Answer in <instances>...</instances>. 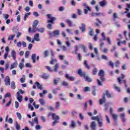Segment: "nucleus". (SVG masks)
I'll return each instance as SVG.
<instances>
[{"label":"nucleus","instance_id":"f704fd0d","mask_svg":"<svg viewBox=\"0 0 130 130\" xmlns=\"http://www.w3.org/2000/svg\"><path fill=\"white\" fill-rule=\"evenodd\" d=\"M30 15H31V13L30 12H28L27 13H26L25 15H24V21H26V19H27V18H28V16H30Z\"/></svg>","mask_w":130,"mask_h":130},{"label":"nucleus","instance_id":"f8f14e48","mask_svg":"<svg viewBox=\"0 0 130 130\" xmlns=\"http://www.w3.org/2000/svg\"><path fill=\"white\" fill-rule=\"evenodd\" d=\"M11 55H12V57H13L14 60H16V57L17 56V54L16 53V51H15V50H12L11 51Z\"/></svg>","mask_w":130,"mask_h":130},{"label":"nucleus","instance_id":"aec40b11","mask_svg":"<svg viewBox=\"0 0 130 130\" xmlns=\"http://www.w3.org/2000/svg\"><path fill=\"white\" fill-rule=\"evenodd\" d=\"M102 38L100 40V42H102V41L104 40H106V37H105V33L102 32Z\"/></svg>","mask_w":130,"mask_h":130},{"label":"nucleus","instance_id":"49530a36","mask_svg":"<svg viewBox=\"0 0 130 130\" xmlns=\"http://www.w3.org/2000/svg\"><path fill=\"white\" fill-rule=\"evenodd\" d=\"M19 67L20 70H23V68H24V63L20 62L19 63Z\"/></svg>","mask_w":130,"mask_h":130},{"label":"nucleus","instance_id":"e2e57ef3","mask_svg":"<svg viewBox=\"0 0 130 130\" xmlns=\"http://www.w3.org/2000/svg\"><path fill=\"white\" fill-rule=\"evenodd\" d=\"M15 108L18 109L19 108V102L15 101Z\"/></svg>","mask_w":130,"mask_h":130},{"label":"nucleus","instance_id":"a18cd8bd","mask_svg":"<svg viewBox=\"0 0 130 130\" xmlns=\"http://www.w3.org/2000/svg\"><path fill=\"white\" fill-rule=\"evenodd\" d=\"M75 54H77L78 51H79V47H78V46H75Z\"/></svg>","mask_w":130,"mask_h":130},{"label":"nucleus","instance_id":"4d7b16f0","mask_svg":"<svg viewBox=\"0 0 130 130\" xmlns=\"http://www.w3.org/2000/svg\"><path fill=\"white\" fill-rule=\"evenodd\" d=\"M62 49L63 51H67V50H68V48L65 46H62Z\"/></svg>","mask_w":130,"mask_h":130},{"label":"nucleus","instance_id":"f257e3e1","mask_svg":"<svg viewBox=\"0 0 130 130\" xmlns=\"http://www.w3.org/2000/svg\"><path fill=\"white\" fill-rule=\"evenodd\" d=\"M49 116H52L53 120H55V121L53 122L52 123L53 126H54L56 123H58V122H59V121H58V119H59V117L55 115V114L50 113L49 114Z\"/></svg>","mask_w":130,"mask_h":130},{"label":"nucleus","instance_id":"4be33fe9","mask_svg":"<svg viewBox=\"0 0 130 130\" xmlns=\"http://www.w3.org/2000/svg\"><path fill=\"white\" fill-rule=\"evenodd\" d=\"M11 88L12 90H15L16 89V84L15 82L12 81L11 83Z\"/></svg>","mask_w":130,"mask_h":130},{"label":"nucleus","instance_id":"7ed1b4c3","mask_svg":"<svg viewBox=\"0 0 130 130\" xmlns=\"http://www.w3.org/2000/svg\"><path fill=\"white\" fill-rule=\"evenodd\" d=\"M99 77H100L102 82H104V81H105V78H104V71H103V70H101L100 71L99 73Z\"/></svg>","mask_w":130,"mask_h":130},{"label":"nucleus","instance_id":"8fccbe9b","mask_svg":"<svg viewBox=\"0 0 130 130\" xmlns=\"http://www.w3.org/2000/svg\"><path fill=\"white\" fill-rule=\"evenodd\" d=\"M106 95L108 98H110V97H111V95L110 94V93H109L108 91H106Z\"/></svg>","mask_w":130,"mask_h":130},{"label":"nucleus","instance_id":"c756f323","mask_svg":"<svg viewBox=\"0 0 130 130\" xmlns=\"http://www.w3.org/2000/svg\"><path fill=\"white\" fill-rule=\"evenodd\" d=\"M39 102L41 105H45V101L43 99H40L39 100Z\"/></svg>","mask_w":130,"mask_h":130},{"label":"nucleus","instance_id":"4468645a","mask_svg":"<svg viewBox=\"0 0 130 130\" xmlns=\"http://www.w3.org/2000/svg\"><path fill=\"white\" fill-rule=\"evenodd\" d=\"M18 66V62H14L12 63L10 67V70H13V69H15V68H17Z\"/></svg>","mask_w":130,"mask_h":130},{"label":"nucleus","instance_id":"2eb2a0df","mask_svg":"<svg viewBox=\"0 0 130 130\" xmlns=\"http://www.w3.org/2000/svg\"><path fill=\"white\" fill-rule=\"evenodd\" d=\"M106 99L105 98V94H104L103 98L100 100V104L102 105L104 102H105Z\"/></svg>","mask_w":130,"mask_h":130},{"label":"nucleus","instance_id":"20e7f679","mask_svg":"<svg viewBox=\"0 0 130 130\" xmlns=\"http://www.w3.org/2000/svg\"><path fill=\"white\" fill-rule=\"evenodd\" d=\"M47 16L48 19H50L48 20V23H51V24H53V22H54L55 20H56V18H55V17H52L51 15L50 14H48Z\"/></svg>","mask_w":130,"mask_h":130},{"label":"nucleus","instance_id":"ddd939ff","mask_svg":"<svg viewBox=\"0 0 130 130\" xmlns=\"http://www.w3.org/2000/svg\"><path fill=\"white\" fill-rule=\"evenodd\" d=\"M78 74L81 77H85V75H86V73H83V71L81 70V69L78 70Z\"/></svg>","mask_w":130,"mask_h":130},{"label":"nucleus","instance_id":"ea45409f","mask_svg":"<svg viewBox=\"0 0 130 130\" xmlns=\"http://www.w3.org/2000/svg\"><path fill=\"white\" fill-rule=\"evenodd\" d=\"M15 37V35H12L11 36H9V37H8V40L9 41L10 40H14V38Z\"/></svg>","mask_w":130,"mask_h":130},{"label":"nucleus","instance_id":"864d4df0","mask_svg":"<svg viewBox=\"0 0 130 130\" xmlns=\"http://www.w3.org/2000/svg\"><path fill=\"white\" fill-rule=\"evenodd\" d=\"M124 110V109L123 108H119L117 109V111L118 112H122Z\"/></svg>","mask_w":130,"mask_h":130},{"label":"nucleus","instance_id":"774afa93","mask_svg":"<svg viewBox=\"0 0 130 130\" xmlns=\"http://www.w3.org/2000/svg\"><path fill=\"white\" fill-rule=\"evenodd\" d=\"M79 117L80 118V119L83 120V119H84V116H83V114L82 113H80L79 114Z\"/></svg>","mask_w":130,"mask_h":130},{"label":"nucleus","instance_id":"6e6552de","mask_svg":"<svg viewBox=\"0 0 130 130\" xmlns=\"http://www.w3.org/2000/svg\"><path fill=\"white\" fill-rule=\"evenodd\" d=\"M66 79H67V80H69V81H74L75 80V77H73V76H70V75L68 74H66L65 76Z\"/></svg>","mask_w":130,"mask_h":130},{"label":"nucleus","instance_id":"13d9d810","mask_svg":"<svg viewBox=\"0 0 130 130\" xmlns=\"http://www.w3.org/2000/svg\"><path fill=\"white\" fill-rule=\"evenodd\" d=\"M24 11H25V12H29V11H30V7H29V6H26L24 8Z\"/></svg>","mask_w":130,"mask_h":130},{"label":"nucleus","instance_id":"1a4fd4ad","mask_svg":"<svg viewBox=\"0 0 130 130\" xmlns=\"http://www.w3.org/2000/svg\"><path fill=\"white\" fill-rule=\"evenodd\" d=\"M35 85H36L38 89H39L42 91V90H43V87H42V85L40 84L39 82H35Z\"/></svg>","mask_w":130,"mask_h":130},{"label":"nucleus","instance_id":"2f4dec72","mask_svg":"<svg viewBox=\"0 0 130 130\" xmlns=\"http://www.w3.org/2000/svg\"><path fill=\"white\" fill-rule=\"evenodd\" d=\"M15 126L17 130H20L21 128V127L20 126V125H19L18 122H15Z\"/></svg>","mask_w":130,"mask_h":130},{"label":"nucleus","instance_id":"052dcab7","mask_svg":"<svg viewBox=\"0 0 130 130\" xmlns=\"http://www.w3.org/2000/svg\"><path fill=\"white\" fill-rule=\"evenodd\" d=\"M30 53V52L29 51H26L25 52V58H28V56H29V54Z\"/></svg>","mask_w":130,"mask_h":130},{"label":"nucleus","instance_id":"e433bc0d","mask_svg":"<svg viewBox=\"0 0 130 130\" xmlns=\"http://www.w3.org/2000/svg\"><path fill=\"white\" fill-rule=\"evenodd\" d=\"M16 114L18 118L19 119V120H21V119H22V115H21V113L17 112Z\"/></svg>","mask_w":130,"mask_h":130},{"label":"nucleus","instance_id":"79ce46f5","mask_svg":"<svg viewBox=\"0 0 130 130\" xmlns=\"http://www.w3.org/2000/svg\"><path fill=\"white\" fill-rule=\"evenodd\" d=\"M98 123H99V126H100V127H102V126H103V122H102V121H100L99 120L98 121Z\"/></svg>","mask_w":130,"mask_h":130},{"label":"nucleus","instance_id":"423d86ee","mask_svg":"<svg viewBox=\"0 0 130 130\" xmlns=\"http://www.w3.org/2000/svg\"><path fill=\"white\" fill-rule=\"evenodd\" d=\"M6 86H10L11 85V79H10V77L7 76L4 80Z\"/></svg>","mask_w":130,"mask_h":130},{"label":"nucleus","instance_id":"69168bd1","mask_svg":"<svg viewBox=\"0 0 130 130\" xmlns=\"http://www.w3.org/2000/svg\"><path fill=\"white\" fill-rule=\"evenodd\" d=\"M98 84L99 86H102V82H101L99 79L97 80Z\"/></svg>","mask_w":130,"mask_h":130},{"label":"nucleus","instance_id":"680f3d73","mask_svg":"<svg viewBox=\"0 0 130 130\" xmlns=\"http://www.w3.org/2000/svg\"><path fill=\"white\" fill-rule=\"evenodd\" d=\"M58 67H59L58 64H56L55 65L54 71H55V72H57V69H58Z\"/></svg>","mask_w":130,"mask_h":130},{"label":"nucleus","instance_id":"39448f33","mask_svg":"<svg viewBox=\"0 0 130 130\" xmlns=\"http://www.w3.org/2000/svg\"><path fill=\"white\" fill-rule=\"evenodd\" d=\"M50 37L52 36H58L59 35V30H54L53 32H49Z\"/></svg>","mask_w":130,"mask_h":130},{"label":"nucleus","instance_id":"5701e85b","mask_svg":"<svg viewBox=\"0 0 130 130\" xmlns=\"http://www.w3.org/2000/svg\"><path fill=\"white\" fill-rule=\"evenodd\" d=\"M91 127L93 130L96 129V123H95V121H93L91 122Z\"/></svg>","mask_w":130,"mask_h":130},{"label":"nucleus","instance_id":"b1692460","mask_svg":"<svg viewBox=\"0 0 130 130\" xmlns=\"http://www.w3.org/2000/svg\"><path fill=\"white\" fill-rule=\"evenodd\" d=\"M111 115L112 118L114 119L115 121H116V120H117L118 115H117V114H111Z\"/></svg>","mask_w":130,"mask_h":130},{"label":"nucleus","instance_id":"0e129e2a","mask_svg":"<svg viewBox=\"0 0 130 130\" xmlns=\"http://www.w3.org/2000/svg\"><path fill=\"white\" fill-rule=\"evenodd\" d=\"M58 57L61 60H63V58H64V56L61 55H59Z\"/></svg>","mask_w":130,"mask_h":130},{"label":"nucleus","instance_id":"a211bd4d","mask_svg":"<svg viewBox=\"0 0 130 130\" xmlns=\"http://www.w3.org/2000/svg\"><path fill=\"white\" fill-rule=\"evenodd\" d=\"M121 76V78L120 77L118 78V83H119V84H121V80H123V79H124V77H125V76H124V74H122Z\"/></svg>","mask_w":130,"mask_h":130},{"label":"nucleus","instance_id":"f03ea898","mask_svg":"<svg viewBox=\"0 0 130 130\" xmlns=\"http://www.w3.org/2000/svg\"><path fill=\"white\" fill-rule=\"evenodd\" d=\"M34 121L35 124H36V125L35 126V129L37 130L41 129L42 128V126H40L38 122V117L37 116H36L34 119Z\"/></svg>","mask_w":130,"mask_h":130},{"label":"nucleus","instance_id":"a878e982","mask_svg":"<svg viewBox=\"0 0 130 130\" xmlns=\"http://www.w3.org/2000/svg\"><path fill=\"white\" fill-rule=\"evenodd\" d=\"M62 86H64V87H67V88H70V85H69V83L67 82L66 81H63L62 82Z\"/></svg>","mask_w":130,"mask_h":130},{"label":"nucleus","instance_id":"dca6fc26","mask_svg":"<svg viewBox=\"0 0 130 130\" xmlns=\"http://www.w3.org/2000/svg\"><path fill=\"white\" fill-rule=\"evenodd\" d=\"M99 4H100L101 7H105V6H106L107 5V2H106V1L104 0L102 2H100Z\"/></svg>","mask_w":130,"mask_h":130},{"label":"nucleus","instance_id":"c85d7f7f","mask_svg":"<svg viewBox=\"0 0 130 130\" xmlns=\"http://www.w3.org/2000/svg\"><path fill=\"white\" fill-rule=\"evenodd\" d=\"M91 119L92 120H97L98 121H99V120H100V119L99 118V116L92 117Z\"/></svg>","mask_w":130,"mask_h":130},{"label":"nucleus","instance_id":"4c0bfd02","mask_svg":"<svg viewBox=\"0 0 130 130\" xmlns=\"http://www.w3.org/2000/svg\"><path fill=\"white\" fill-rule=\"evenodd\" d=\"M11 104H12V99H10L8 103L6 104V105H5V107H9V106H10Z\"/></svg>","mask_w":130,"mask_h":130},{"label":"nucleus","instance_id":"72a5a7b5","mask_svg":"<svg viewBox=\"0 0 130 130\" xmlns=\"http://www.w3.org/2000/svg\"><path fill=\"white\" fill-rule=\"evenodd\" d=\"M83 6L85 7V8L89 11V12H91V8L88 6V4L87 3H84Z\"/></svg>","mask_w":130,"mask_h":130},{"label":"nucleus","instance_id":"a19ab883","mask_svg":"<svg viewBox=\"0 0 130 130\" xmlns=\"http://www.w3.org/2000/svg\"><path fill=\"white\" fill-rule=\"evenodd\" d=\"M84 65L85 66V67L87 69H90V66H89L88 65V61L87 60L84 61Z\"/></svg>","mask_w":130,"mask_h":130},{"label":"nucleus","instance_id":"338daca9","mask_svg":"<svg viewBox=\"0 0 130 130\" xmlns=\"http://www.w3.org/2000/svg\"><path fill=\"white\" fill-rule=\"evenodd\" d=\"M60 104H59V102H57L56 103L55 107L56 108H58L60 106Z\"/></svg>","mask_w":130,"mask_h":130},{"label":"nucleus","instance_id":"de8ad7c7","mask_svg":"<svg viewBox=\"0 0 130 130\" xmlns=\"http://www.w3.org/2000/svg\"><path fill=\"white\" fill-rule=\"evenodd\" d=\"M65 44H66L67 47H70L71 46V43L70 42V41H66L65 42Z\"/></svg>","mask_w":130,"mask_h":130},{"label":"nucleus","instance_id":"0eeeda50","mask_svg":"<svg viewBox=\"0 0 130 130\" xmlns=\"http://www.w3.org/2000/svg\"><path fill=\"white\" fill-rule=\"evenodd\" d=\"M44 28H38L36 27L33 28V32H37V31H38V32H40V33H43V32H44Z\"/></svg>","mask_w":130,"mask_h":130},{"label":"nucleus","instance_id":"393cba45","mask_svg":"<svg viewBox=\"0 0 130 130\" xmlns=\"http://www.w3.org/2000/svg\"><path fill=\"white\" fill-rule=\"evenodd\" d=\"M81 26H82L79 27V29H80L82 32H85V27L86 25H85V24L82 23L81 24Z\"/></svg>","mask_w":130,"mask_h":130},{"label":"nucleus","instance_id":"cd10ccee","mask_svg":"<svg viewBox=\"0 0 130 130\" xmlns=\"http://www.w3.org/2000/svg\"><path fill=\"white\" fill-rule=\"evenodd\" d=\"M39 23V21H38V20H35L33 23V27H35V28H36V26L38 25Z\"/></svg>","mask_w":130,"mask_h":130},{"label":"nucleus","instance_id":"7c9ffc66","mask_svg":"<svg viewBox=\"0 0 130 130\" xmlns=\"http://www.w3.org/2000/svg\"><path fill=\"white\" fill-rule=\"evenodd\" d=\"M101 50L104 53H107V52H108V49H107V48H105L104 49L101 48Z\"/></svg>","mask_w":130,"mask_h":130},{"label":"nucleus","instance_id":"58836bf2","mask_svg":"<svg viewBox=\"0 0 130 130\" xmlns=\"http://www.w3.org/2000/svg\"><path fill=\"white\" fill-rule=\"evenodd\" d=\"M105 117L107 123L110 124V119L109 118L108 115H106Z\"/></svg>","mask_w":130,"mask_h":130},{"label":"nucleus","instance_id":"603ef678","mask_svg":"<svg viewBox=\"0 0 130 130\" xmlns=\"http://www.w3.org/2000/svg\"><path fill=\"white\" fill-rule=\"evenodd\" d=\"M22 77H23V78H21L20 79V82H21V83H24L25 82V78H24V77H25V75H23Z\"/></svg>","mask_w":130,"mask_h":130},{"label":"nucleus","instance_id":"412c9836","mask_svg":"<svg viewBox=\"0 0 130 130\" xmlns=\"http://www.w3.org/2000/svg\"><path fill=\"white\" fill-rule=\"evenodd\" d=\"M114 89L117 91V92H119V93L121 92L120 87H118L116 84L114 85Z\"/></svg>","mask_w":130,"mask_h":130},{"label":"nucleus","instance_id":"c03bdc74","mask_svg":"<svg viewBox=\"0 0 130 130\" xmlns=\"http://www.w3.org/2000/svg\"><path fill=\"white\" fill-rule=\"evenodd\" d=\"M46 69L48 70V71H49V72H50V73H52V72H53L52 69H51V68H50L49 66H47Z\"/></svg>","mask_w":130,"mask_h":130},{"label":"nucleus","instance_id":"f3484780","mask_svg":"<svg viewBox=\"0 0 130 130\" xmlns=\"http://www.w3.org/2000/svg\"><path fill=\"white\" fill-rule=\"evenodd\" d=\"M76 126H77V125H76V123L75 122V121L74 120L71 121L70 127L71 128H75V127H76Z\"/></svg>","mask_w":130,"mask_h":130},{"label":"nucleus","instance_id":"3c124183","mask_svg":"<svg viewBox=\"0 0 130 130\" xmlns=\"http://www.w3.org/2000/svg\"><path fill=\"white\" fill-rule=\"evenodd\" d=\"M33 106H34L36 109H38L39 108V105H36L35 103H33Z\"/></svg>","mask_w":130,"mask_h":130},{"label":"nucleus","instance_id":"bf43d9fd","mask_svg":"<svg viewBox=\"0 0 130 130\" xmlns=\"http://www.w3.org/2000/svg\"><path fill=\"white\" fill-rule=\"evenodd\" d=\"M109 106V105H108V104H107L105 105V109L104 110V111H106V110H107V109H108V107Z\"/></svg>","mask_w":130,"mask_h":130},{"label":"nucleus","instance_id":"6e6d98bb","mask_svg":"<svg viewBox=\"0 0 130 130\" xmlns=\"http://www.w3.org/2000/svg\"><path fill=\"white\" fill-rule=\"evenodd\" d=\"M17 22H20L21 21V15H18L17 17Z\"/></svg>","mask_w":130,"mask_h":130},{"label":"nucleus","instance_id":"bb28decb","mask_svg":"<svg viewBox=\"0 0 130 130\" xmlns=\"http://www.w3.org/2000/svg\"><path fill=\"white\" fill-rule=\"evenodd\" d=\"M84 79H85V81L86 82H88L89 83L92 82V79L90 78L88 76H86V75H85V77H84Z\"/></svg>","mask_w":130,"mask_h":130},{"label":"nucleus","instance_id":"473e14b6","mask_svg":"<svg viewBox=\"0 0 130 130\" xmlns=\"http://www.w3.org/2000/svg\"><path fill=\"white\" fill-rule=\"evenodd\" d=\"M84 92H90V87L88 86H86L84 87V89H83Z\"/></svg>","mask_w":130,"mask_h":130},{"label":"nucleus","instance_id":"c9c22d12","mask_svg":"<svg viewBox=\"0 0 130 130\" xmlns=\"http://www.w3.org/2000/svg\"><path fill=\"white\" fill-rule=\"evenodd\" d=\"M56 62H57V60L56 59H52L50 63V64H54V63H56Z\"/></svg>","mask_w":130,"mask_h":130},{"label":"nucleus","instance_id":"9b49d317","mask_svg":"<svg viewBox=\"0 0 130 130\" xmlns=\"http://www.w3.org/2000/svg\"><path fill=\"white\" fill-rule=\"evenodd\" d=\"M17 100L19 101V102H22V98H23V96L21 95L19 92H17Z\"/></svg>","mask_w":130,"mask_h":130},{"label":"nucleus","instance_id":"6ab92c4d","mask_svg":"<svg viewBox=\"0 0 130 130\" xmlns=\"http://www.w3.org/2000/svg\"><path fill=\"white\" fill-rule=\"evenodd\" d=\"M66 23L68 24L69 27H73V22L70 19H66Z\"/></svg>","mask_w":130,"mask_h":130},{"label":"nucleus","instance_id":"09e8293b","mask_svg":"<svg viewBox=\"0 0 130 130\" xmlns=\"http://www.w3.org/2000/svg\"><path fill=\"white\" fill-rule=\"evenodd\" d=\"M119 63H120L119 60H117L115 63V66L116 68H118V66H119Z\"/></svg>","mask_w":130,"mask_h":130},{"label":"nucleus","instance_id":"5fc2aeb1","mask_svg":"<svg viewBox=\"0 0 130 130\" xmlns=\"http://www.w3.org/2000/svg\"><path fill=\"white\" fill-rule=\"evenodd\" d=\"M28 108L29 109H30L31 111H33V106H32V105L31 104H28Z\"/></svg>","mask_w":130,"mask_h":130},{"label":"nucleus","instance_id":"37998d69","mask_svg":"<svg viewBox=\"0 0 130 130\" xmlns=\"http://www.w3.org/2000/svg\"><path fill=\"white\" fill-rule=\"evenodd\" d=\"M49 77V76L46 75V74H44L42 75L43 79H45V80H46V79H48Z\"/></svg>","mask_w":130,"mask_h":130},{"label":"nucleus","instance_id":"9d476101","mask_svg":"<svg viewBox=\"0 0 130 130\" xmlns=\"http://www.w3.org/2000/svg\"><path fill=\"white\" fill-rule=\"evenodd\" d=\"M34 40L37 42L40 41V39L39 38V34H36L34 35Z\"/></svg>","mask_w":130,"mask_h":130}]
</instances>
